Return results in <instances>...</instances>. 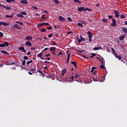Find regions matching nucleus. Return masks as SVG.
I'll list each match as a JSON object with an SVG mask.
<instances>
[{
    "instance_id": "f257e3e1",
    "label": "nucleus",
    "mask_w": 127,
    "mask_h": 127,
    "mask_svg": "<svg viewBox=\"0 0 127 127\" xmlns=\"http://www.w3.org/2000/svg\"><path fill=\"white\" fill-rule=\"evenodd\" d=\"M87 34H88V41H89V42H92V38L93 37V34L92 33V32L88 31Z\"/></svg>"
},
{
    "instance_id": "f03ea898",
    "label": "nucleus",
    "mask_w": 127,
    "mask_h": 127,
    "mask_svg": "<svg viewBox=\"0 0 127 127\" xmlns=\"http://www.w3.org/2000/svg\"><path fill=\"white\" fill-rule=\"evenodd\" d=\"M78 11L81 12V11H86V8L84 7H79L77 8Z\"/></svg>"
},
{
    "instance_id": "7ed1b4c3",
    "label": "nucleus",
    "mask_w": 127,
    "mask_h": 127,
    "mask_svg": "<svg viewBox=\"0 0 127 127\" xmlns=\"http://www.w3.org/2000/svg\"><path fill=\"white\" fill-rule=\"evenodd\" d=\"M114 14H115V17H117V18L120 17V12H119L118 11V10H115L114 11Z\"/></svg>"
},
{
    "instance_id": "20e7f679",
    "label": "nucleus",
    "mask_w": 127,
    "mask_h": 127,
    "mask_svg": "<svg viewBox=\"0 0 127 127\" xmlns=\"http://www.w3.org/2000/svg\"><path fill=\"white\" fill-rule=\"evenodd\" d=\"M112 20H113V23L111 25L112 26H117V21H116V19L114 18H112Z\"/></svg>"
},
{
    "instance_id": "39448f33",
    "label": "nucleus",
    "mask_w": 127,
    "mask_h": 127,
    "mask_svg": "<svg viewBox=\"0 0 127 127\" xmlns=\"http://www.w3.org/2000/svg\"><path fill=\"white\" fill-rule=\"evenodd\" d=\"M0 25H4V26H7V25H9V23H5V22H0Z\"/></svg>"
},
{
    "instance_id": "423d86ee",
    "label": "nucleus",
    "mask_w": 127,
    "mask_h": 127,
    "mask_svg": "<svg viewBox=\"0 0 127 127\" xmlns=\"http://www.w3.org/2000/svg\"><path fill=\"white\" fill-rule=\"evenodd\" d=\"M1 6H3L4 8H5V9H7V10H9L11 9V7L8 6H5L3 4H1Z\"/></svg>"
},
{
    "instance_id": "0eeeda50",
    "label": "nucleus",
    "mask_w": 127,
    "mask_h": 127,
    "mask_svg": "<svg viewBox=\"0 0 127 127\" xmlns=\"http://www.w3.org/2000/svg\"><path fill=\"white\" fill-rule=\"evenodd\" d=\"M20 3H22L23 4H27V3H28V1H27V0H22L20 1Z\"/></svg>"
},
{
    "instance_id": "6e6552de",
    "label": "nucleus",
    "mask_w": 127,
    "mask_h": 127,
    "mask_svg": "<svg viewBox=\"0 0 127 127\" xmlns=\"http://www.w3.org/2000/svg\"><path fill=\"white\" fill-rule=\"evenodd\" d=\"M13 15H14V13H11L10 15H6L5 17L6 18H10L13 17Z\"/></svg>"
},
{
    "instance_id": "1a4fd4ad",
    "label": "nucleus",
    "mask_w": 127,
    "mask_h": 127,
    "mask_svg": "<svg viewBox=\"0 0 127 127\" xmlns=\"http://www.w3.org/2000/svg\"><path fill=\"white\" fill-rule=\"evenodd\" d=\"M25 39H26V40H29V41H31V40H32V37L30 36H26Z\"/></svg>"
},
{
    "instance_id": "9d476101",
    "label": "nucleus",
    "mask_w": 127,
    "mask_h": 127,
    "mask_svg": "<svg viewBox=\"0 0 127 127\" xmlns=\"http://www.w3.org/2000/svg\"><path fill=\"white\" fill-rule=\"evenodd\" d=\"M59 20H60V21H65V18H64L62 16H60L59 17Z\"/></svg>"
},
{
    "instance_id": "9b49d317",
    "label": "nucleus",
    "mask_w": 127,
    "mask_h": 127,
    "mask_svg": "<svg viewBox=\"0 0 127 127\" xmlns=\"http://www.w3.org/2000/svg\"><path fill=\"white\" fill-rule=\"evenodd\" d=\"M114 56L116 57V58H117V59H119V60H122V57H121V56L117 55V54H115Z\"/></svg>"
},
{
    "instance_id": "f8f14e48",
    "label": "nucleus",
    "mask_w": 127,
    "mask_h": 127,
    "mask_svg": "<svg viewBox=\"0 0 127 127\" xmlns=\"http://www.w3.org/2000/svg\"><path fill=\"white\" fill-rule=\"evenodd\" d=\"M29 71L33 72V73H36V72L35 71H36V67H34V68H31L30 69H29Z\"/></svg>"
},
{
    "instance_id": "ddd939ff",
    "label": "nucleus",
    "mask_w": 127,
    "mask_h": 127,
    "mask_svg": "<svg viewBox=\"0 0 127 127\" xmlns=\"http://www.w3.org/2000/svg\"><path fill=\"white\" fill-rule=\"evenodd\" d=\"M126 38V35H123L121 36L119 38L120 40H124Z\"/></svg>"
},
{
    "instance_id": "4468645a",
    "label": "nucleus",
    "mask_w": 127,
    "mask_h": 127,
    "mask_svg": "<svg viewBox=\"0 0 127 127\" xmlns=\"http://www.w3.org/2000/svg\"><path fill=\"white\" fill-rule=\"evenodd\" d=\"M16 15L18 17H20V18H23V17H24V16L22 15V14H21V12L19 13V14H17Z\"/></svg>"
},
{
    "instance_id": "2eb2a0df",
    "label": "nucleus",
    "mask_w": 127,
    "mask_h": 127,
    "mask_svg": "<svg viewBox=\"0 0 127 127\" xmlns=\"http://www.w3.org/2000/svg\"><path fill=\"white\" fill-rule=\"evenodd\" d=\"M50 51H51V52H53V51H54V52H55V51H56V48L55 47H51L50 48Z\"/></svg>"
},
{
    "instance_id": "dca6fc26",
    "label": "nucleus",
    "mask_w": 127,
    "mask_h": 127,
    "mask_svg": "<svg viewBox=\"0 0 127 127\" xmlns=\"http://www.w3.org/2000/svg\"><path fill=\"white\" fill-rule=\"evenodd\" d=\"M70 63L72 64L75 68H77V64L76 63V62H71Z\"/></svg>"
},
{
    "instance_id": "f3484780",
    "label": "nucleus",
    "mask_w": 127,
    "mask_h": 127,
    "mask_svg": "<svg viewBox=\"0 0 127 127\" xmlns=\"http://www.w3.org/2000/svg\"><path fill=\"white\" fill-rule=\"evenodd\" d=\"M25 44L27 46H31V42H30L27 41L26 42Z\"/></svg>"
},
{
    "instance_id": "a211bd4d",
    "label": "nucleus",
    "mask_w": 127,
    "mask_h": 127,
    "mask_svg": "<svg viewBox=\"0 0 127 127\" xmlns=\"http://www.w3.org/2000/svg\"><path fill=\"white\" fill-rule=\"evenodd\" d=\"M100 49H102V47L99 46V47H95L94 48L93 50H99Z\"/></svg>"
},
{
    "instance_id": "6ab92c4d",
    "label": "nucleus",
    "mask_w": 127,
    "mask_h": 127,
    "mask_svg": "<svg viewBox=\"0 0 127 127\" xmlns=\"http://www.w3.org/2000/svg\"><path fill=\"white\" fill-rule=\"evenodd\" d=\"M14 27H15V28H17V29H20V27H18V24H14L13 25Z\"/></svg>"
},
{
    "instance_id": "aec40b11",
    "label": "nucleus",
    "mask_w": 127,
    "mask_h": 127,
    "mask_svg": "<svg viewBox=\"0 0 127 127\" xmlns=\"http://www.w3.org/2000/svg\"><path fill=\"white\" fill-rule=\"evenodd\" d=\"M1 53H3V54H6V55H8V52L5 51H1Z\"/></svg>"
},
{
    "instance_id": "412c9836",
    "label": "nucleus",
    "mask_w": 127,
    "mask_h": 127,
    "mask_svg": "<svg viewBox=\"0 0 127 127\" xmlns=\"http://www.w3.org/2000/svg\"><path fill=\"white\" fill-rule=\"evenodd\" d=\"M92 80L93 81H94V82H98L99 81V78H95V77H93L92 78Z\"/></svg>"
},
{
    "instance_id": "4be33fe9",
    "label": "nucleus",
    "mask_w": 127,
    "mask_h": 127,
    "mask_svg": "<svg viewBox=\"0 0 127 127\" xmlns=\"http://www.w3.org/2000/svg\"><path fill=\"white\" fill-rule=\"evenodd\" d=\"M43 25H44V23H40L37 25V27L38 28H39L40 27H41V26H43Z\"/></svg>"
},
{
    "instance_id": "5701e85b",
    "label": "nucleus",
    "mask_w": 127,
    "mask_h": 127,
    "mask_svg": "<svg viewBox=\"0 0 127 127\" xmlns=\"http://www.w3.org/2000/svg\"><path fill=\"white\" fill-rule=\"evenodd\" d=\"M111 50H112V52H113L114 55H116V54H117V53H116V51L115 50L114 48H111Z\"/></svg>"
},
{
    "instance_id": "b1692460",
    "label": "nucleus",
    "mask_w": 127,
    "mask_h": 127,
    "mask_svg": "<svg viewBox=\"0 0 127 127\" xmlns=\"http://www.w3.org/2000/svg\"><path fill=\"white\" fill-rule=\"evenodd\" d=\"M3 44H4V47H5V46H8V45H9V43H8V42H4Z\"/></svg>"
},
{
    "instance_id": "393cba45",
    "label": "nucleus",
    "mask_w": 127,
    "mask_h": 127,
    "mask_svg": "<svg viewBox=\"0 0 127 127\" xmlns=\"http://www.w3.org/2000/svg\"><path fill=\"white\" fill-rule=\"evenodd\" d=\"M6 2H8V3H10L11 1H13V2H15L14 0H6Z\"/></svg>"
},
{
    "instance_id": "a878e982",
    "label": "nucleus",
    "mask_w": 127,
    "mask_h": 127,
    "mask_svg": "<svg viewBox=\"0 0 127 127\" xmlns=\"http://www.w3.org/2000/svg\"><path fill=\"white\" fill-rule=\"evenodd\" d=\"M80 39L82 41H86V39L82 37V35H80Z\"/></svg>"
},
{
    "instance_id": "bb28decb",
    "label": "nucleus",
    "mask_w": 127,
    "mask_h": 127,
    "mask_svg": "<svg viewBox=\"0 0 127 127\" xmlns=\"http://www.w3.org/2000/svg\"><path fill=\"white\" fill-rule=\"evenodd\" d=\"M102 21L103 22H105V23H107V22H108V19H107V18H103V19H102Z\"/></svg>"
},
{
    "instance_id": "cd10ccee",
    "label": "nucleus",
    "mask_w": 127,
    "mask_h": 127,
    "mask_svg": "<svg viewBox=\"0 0 127 127\" xmlns=\"http://www.w3.org/2000/svg\"><path fill=\"white\" fill-rule=\"evenodd\" d=\"M120 16L121 18H126V15L123 14H121Z\"/></svg>"
},
{
    "instance_id": "c85d7f7f",
    "label": "nucleus",
    "mask_w": 127,
    "mask_h": 127,
    "mask_svg": "<svg viewBox=\"0 0 127 127\" xmlns=\"http://www.w3.org/2000/svg\"><path fill=\"white\" fill-rule=\"evenodd\" d=\"M77 26H81V27H83L84 26L83 25V24L81 23H77Z\"/></svg>"
},
{
    "instance_id": "c756f323",
    "label": "nucleus",
    "mask_w": 127,
    "mask_h": 127,
    "mask_svg": "<svg viewBox=\"0 0 127 127\" xmlns=\"http://www.w3.org/2000/svg\"><path fill=\"white\" fill-rule=\"evenodd\" d=\"M46 31H47L46 29H44V28L41 29L40 30L41 32H45Z\"/></svg>"
},
{
    "instance_id": "7c9ffc66",
    "label": "nucleus",
    "mask_w": 127,
    "mask_h": 127,
    "mask_svg": "<svg viewBox=\"0 0 127 127\" xmlns=\"http://www.w3.org/2000/svg\"><path fill=\"white\" fill-rule=\"evenodd\" d=\"M32 62H33V60L28 61L27 62V65H29V64H30V63H32Z\"/></svg>"
},
{
    "instance_id": "2f4dec72",
    "label": "nucleus",
    "mask_w": 127,
    "mask_h": 127,
    "mask_svg": "<svg viewBox=\"0 0 127 127\" xmlns=\"http://www.w3.org/2000/svg\"><path fill=\"white\" fill-rule=\"evenodd\" d=\"M21 13L22 14V15H27V13L24 11L21 12Z\"/></svg>"
},
{
    "instance_id": "473e14b6",
    "label": "nucleus",
    "mask_w": 127,
    "mask_h": 127,
    "mask_svg": "<svg viewBox=\"0 0 127 127\" xmlns=\"http://www.w3.org/2000/svg\"><path fill=\"white\" fill-rule=\"evenodd\" d=\"M96 69V67H94V66H93L92 68H91V70L90 71L91 73H92V72H94V70Z\"/></svg>"
},
{
    "instance_id": "72a5a7b5",
    "label": "nucleus",
    "mask_w": 127,
    "mask_h": 127,
    "mask_svg": "<svg viewBox=\"0 0 127 127\" xmlns=\"http://www.w3.org/2000/svg\"><path fill=\"white\" fill-rule=\"evenodd\" d=\"M80 22H81V23H82V24H84V25H87V22H86V21H80Z\"/></svg>"
},
{
    "instance_id": "f704fd0d",
    "label": "nucleus",
    "mask_w": 127,
    "mask_h": 127,
    "mask_svg": "<svg viewBox=\"0 0 127 127\" xmlns=\"http://www.w3.org/2000/svg\"><path fill=\"white\" fill-rule=\"evenodd\" d=\"M24 47H20L18 48V50H20V51H23V50H24Z\"/></svg>"
},
{
    "instance_id": "c9c22d12",
    "label": "nucleus",
    "mask_w": 127,
    "mask_h": 127,
    "mask_svg": "<svg viewBox=\"0 0 127 127\" xmlns=\"http://www.w3.org/2000/svg\"><path fill=\"white\" fill-rule=\"evenodd\" d=\"M77 39V41L78 42V43H80V42H83L82 40H81V39H79L78 37L76 38Z\"/></svg>"
},
{
    "instance_id": "e433bc0d",
    "label": "nucleus",
    "mask_w": 127,
    "mask_h": 127,
    "mask_svg": "<svg viewBox=\"0 0 127 127\" xmlns=\"http://www.w3.org/2000/svg\"><path fill=\"white\" fill-rule=\"evenodd\" d=\"M42 56V52H41L40 54L37 55V57L41 58Z\"/></svg>"
},
{
    "instance_id": "4c0bfd02",
    "label": "nucleus",
    "mask_w": 127,
    "mask_h": 127,
    "mask_svg": "<svg viewBox=\"0 0 127 127\" xmlns=\"http://www.w3.org/2000/svg\"><path fill=\"white\" fill-rule=\"evenodd\" d=\"M55 3H56V4H59V1L58 0H55L54 1Z\"/></svg>"
},
{
    "instance_id": "58836bf2",
    "label": "nucleus",
    "mask_w": 127,
    "mask_h": 127,
    "mask_svg": "<svg viewBox=\"0 0 127 127\" xmlns=\"http://www.w3.org/2000/svg\"><path fill=\"white\" fill-rule=\"evenodd\" d=\"M73 1H74V2H78V3H82V2L79 1V0H73Z\"/></svg>"
},
{
    "instance_id": "ea45409f",
    "label": "nucleus",
    "mask_w": 127,
    "mask_h": 127,
    "mask_svg": "<svg viewBox=\"0 0 127 127\" xmlns=\"http://www.w3.org/2000/svg\"><path fill=\"white\" fill-rule=\"evenodd\" d=\"M67 20H68V21H70V22L73 21V20H72V18H71V17H68L67 18Z\"/></svg>"
},
{
    "instance_id": "a19ab883",
    "label": "nucleus",
    "mask_w": 127,
    "mask_h": 127,
    "mask_svg": "<svg viewBox=\"0 0 127 127\" xmlns=\"http://www.w3.org/2000/svg\"><path fill=\"white\" fill-rule=\"evenodd\" d=\"M42 19H46V17L45 16V15H42Z\"/></svg>"
},
{
    "instance_id": "79ce46f5",
    "label": "nucleus",
    "mask_w": 127,
    "mask_h": 127,
    "mask_svg": "<svg viewBox=\"0 0 127 127\" xmlns=\"http://www.w3.org/2000/svg\"><path fill=\"white\" fill-rule=\"evenodd\" d=\"M44 25H45L46 26H48V25H50V24L49 23H44Z\"/></svg>"
},
{
    "instance_id": "37998d69",
    "label": "nucleus",
    "mask_w": 127,
    "mask_h": 127,
    "mask_svg": "<svg viewBox=\"0 0 127 127\" xmlns=\"http://www.w3.org/2000/svg\"><path fill=\"white\" fill-rule=\"evenodd\" d=\"M86 10H88V11H92V9L91 8H89L88 7H87L86 8H85Z\"/></svg>"
},
{
    "instance_id": "c03bdc74",
    "label": "nucleus",
    "mask_w": 127,
    "mask_h": 127,
    "mask_svg": "<svg viewBox=\"0 0 127 127\" xmlns=\"http://www.w3.org/2000/svg\"><path fill=\"white\" fill-rule=\"evenodd\" d=\"M47 29H48L49 30H51V29H52V27L51 26L47 27Z\"/></svg>"
},
{
    "instance_id": "a18cd8bd",
    "label": "nucleus",
    "mask_w": 127,
    "mask_h": 127,
    "mask_svg": "<svg viewBox=\"0 0 127 127\" xmlns=\"http://www.w3.org/2000/svg\"><path fill=\"white\" fill-rule=\"evenodd\" d=\"M100 67L101 69H105V65H100Z\"/></svg>"
},
{
    "instance_id": "49530a36",
    "label": "nucleus",
    "mask_w": 127,
    "mask_h": 127,
    "mask_svg": "<svg viewBox=\"0 0 127 127\" xmlns=\"http://www.w3.org/2000/svg\"><path fill=\"white\" fill-rule=\"evenodd\" d=\"M75 77L76 79H78V77H80V75L76 74H75Z\"/></svg>"
},
{
    "instance_id": "de8ad7c7",
    "label": "nucleus",
    "mask_w": 127,
    "mask_h": 127,
    "mask_svg": "<svg viewBox=\"0 0 127 127\" xmlns=\"http://www.w3.org/2000/svg\"><path fill=\"white\" fill-rule=\"evenodd\" d=\"M32 8L34 9H36V10H37L38 9V8L35 6H32Z\"/></svg>"
},
{
    "instance_id": "09e8293b",
    "label": "nucleus",
    "mask_w": 127,
    "mask_h": 127,
    "mask_svg": "<svg viewBox=\"0 0 127 127\" xmlns=\"http://www.w3.org/2000/svg\"><path fill=\"white\" fill-rule=\"evenodd\" d=\"M24 59L25 60H28V57L27 56H25L24 57Z\"/></svg>"
},
{
    "instance_id": "8fccbe9b",
    "label": "nucleus",
    "mask_w": 127,
    "mask_h": 127,
    "mask_svg": "<svg viewBox=\"0 0 127 127\" xmlns=\"http://www.w3.org/2000/svg\"><path fill=\"white\" fill-rule=\"evenodd\" d=\"M62 73H63L64 74H65L66 73V68L62 70Z\"/></svg>"
},
{
    "instance_id": "3c124183",
    "label": "nucleus",
    "mask_w": 127,
    "mask_h": 127,
    "mask_svg": "<svg viewBox=\"0 0 127 127\" xmlns=\"http://www.w3.org/2000/svg\"><path fill=\"white\" fill-rule=\"evenodd\" d=\"M3 36V34L2 32H0V37H2Z\"/></svg>"
},
{
    "instance_id": "603ef678",
    "label": "nucleus",
    "mask_w": 127,
    "mask_h": 127,
    "mask_svg": "<svg viewBox=\"0 0 127 127\" xmlns=\"http://www.w3.org/2000/svg\"><path fill=\"white\" fill-rule=\"evenodd\" d=\"M67 60H70V54H68V55H67Z\"/></svg>"
},
{
    "instance_id": "864d4df0",
    "label": "nucleus",
    "mask_w": 127,
    "mask_h": 127,
    "mask_svg": "<svg viewBox=\"0 0 127 127\" xmlns=\"http://www.w3.org/2000/svg\"><path fill=\"white\" fill-rule=\"evenodd\" d=\"M52 36H53V34H50L48 35L49 38L52 37Z\"/></svg>"
},
{
    "instance_id": "5fc2aeb1",
    "label": "nucleus",
    "mask_w": 127,
    "mask_h": 127,
    "mask_svg": "<svg viewBox=\"0 0 127 127\" xmlns=\"http://www.w3.org/2000/svg\"><path fill=\"white\" fill-rule=\"evenodd\" d=\"M15 62H10V65H15Z\"/></svg>"
},
{
    "instance_id": "6e6d98bb",
    "label": "nucleus",
    "mask_w": 127,
    "mask_h": 127,
    "mask_svg": "<svg viewBox=\"0 0 127 127\" xmlns=\"http://www.w3.org/2000/svg\"><path fill=\"white\" fill-rule=\"evenodd\" d=\"M108 18H109V19H111V18H113V16L109 15L108 16Z\"/></svg>"
},
{
    "instance_id": "4d7b16f0",
    "label": "nucleus",
    "mask_w": 127,
    "mask_h": 127,
    "mask_svg": "<svg viewBox=\"0 0 127 127\" xmlns=\"http://www.w3.org/2000/svg\"><path fill=\"white\" fill-rule=\"evenodd\" d=\"M92 74L96 76L97 75V71H94Z\"/></svg>"
},
{
    "instance_id": "13d9d810",
    "label": "nucleus",
    "mask_w": 127,
    "mask_h": 127,
    "mask_svg": "<svg viewBox=\"0 0 127 127\" xmlns=\"http://www.w3.org/2000/svg\"><path fill=\"white\" fill-rule=\"evenodd\" d=\"M25 60H24V61H23V62H22V65H23V66H24L25 65Z\"/></svg>"
},
{
    "instance_id": "bf43d9fd",
    "label": "nucleus",
    "mask_w": 127,
    "mask_h": 127,
    "mask_svg": "<svg viewBox=\"0 0 127 127\" xmlns=\"http://www.w3.org/2000/svg\"><path fill=\"white\" fill-rule=\"evenodd\" d=\"M0 47H4V44H0Z\"/></svg>"
},
{
    "instance_id": "052dcab7",
    "label": "nucleus",
    "mask_w": 127,
    "mask_h": 127,
    "mask_svg": "<svg viewBox=\"0 0 127 127\" xmlns=\"http://www.w3.org/2000/svg\"><path fill=\"white\" fill-rule=\"evenodd\" d=\"M70 33H73V32H72V31H68V32L67 33V35H69V34H70Z\"/></svg>"
},
{
    "instance_id": "680f3d73",
    "label": "nucleus",
    "mask_w": 127,
    "mask_h": 127,
    "mask_svg": "<svg viewBox=\"0 0 127 127\" xmlns=\"http://www.w3.org/2000/svg\"><path fill=\"white\" fill-rule=\"evenodd\" d=\"M55 28H59V25H54V26Z\"/></svg>"
},
{
    "instance_id": "e2e57ef3",
    "label": "nucleus",
    "mask_w": 127,
    "mask_h": 127,
    "mask_svg": "<svg viewBox=\"0 0 127 127\" xmlns=\"http://www.w3.org/2000/svg\"><path fill=\"white\" fill-rule=\"evenodd\" d=\"M28 73V74H29V75H33V72H30V71H29Z\"/></svg>"
},
{
    "instance_id": "0e129e2a",
    "label": "nucleus",
    "mask_w": 127,
    "mask_h": 127,
    "mask_svg": "<svg viewBox=\"0 0 127 127\" xmlns=\"http://www.w3.org/2000/svg\"><path fill=\"white\" fill-rule=\"evenodd\" d=\"M52 45H57V44H56V42H53L52 43Z\"/></svg>"
},
{
    "instance_id": "69168bd1",
    "label": "nucleus",
    "mask_w": 127,
    "mask_h": 127,
    "mask_svg": "<svg viewBox=\"0 0 127 127\" xmlns=\"http://www.w3.org/2000/svg\"><path fill=\"white\" fill-rule=\"evenodd\" d=\"M92 56L93 57H95V56H96V53H92Z\"/></svg>"
},
{
    "instance_id": "338daca9",
    "label": "nucleus",
    "mask_w": 127,
    "mask_h": 127,
    "mask_svg": "<svg viewBox=\"0 0 127 127\" xmlns=\"http://www.w3.org/2000/svg\"><path fill=\"white\" fill-rule=\"evenodd\" d=\"M31 50L32 51L33 50H35V47H33L31 48Z\"/></svg>"
},
{
    "instance_id": "774afa93",
    "label": "nucleus",
    "mask_w": 127,
    "mask_h": 127,
    "mask_svg": "<svg viewBox=\"0 0 127 127\" xmlns=\"http://www.w3.org/2000/svg\"><path fill=\"white\" fill-rule=\"evenodd\" d=\"M19 25H22L23 24V23H22L21 22H19Z\"/></svg>"
}]
</instances>
